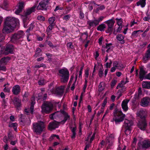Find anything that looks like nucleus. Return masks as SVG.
Instances as JSON below:
<instances>
[{
  "label": "nucleus",
  "mask_w": 150,
  "mask_h": 150,
  "mask_svg": "<svg viewBox=\"0 0 150 150\" xmlns=\"http://www.w3.org/2000/svg\"><path fill=\"white\" fill-rule=\"evenodd\" d=\"M22 18L23 20V23L28 22V21L29 19V17L27 15L24 14V16H22Z\"/></svg>",
  "instance_id": "38"
},
{
  "label": "nucleus",
  "mask_w": 150,
  "mask_h": 150,
  "mask_svg": "<svg viewBox=\"0 0 150 150\" xmlns=\"http://www.w3.org/2000/svg\"><path fill=\"white\" fill-rule=\"evenodd\" d=\"M113 66L117 69L121 70L124 67V65L121 63H119L117 61H115L113 64Z\"/></svg>",
  "instance_id": "19"
},
{
  "label": "nucleus",
  "mask_w": 150,
  "mask_h": 150,
  "mask_svg": "<svg viewBox=\"0 0 150 150\" xmlns=\"http://www.w3.org/2000/svg\"><path fill=\"white\" fill-rule=\"evenodd\" d=\"M83 66H82L80 68V69L79 72V78H81L82 76V74L83 69Z\"/></svg>",
  "instance_id": "51"
},
{
  "label": "nucleus",
  "mask_w": 150,
  "mask_h": 150,
  "mask_svg": "<svg viewBox=\"0 0 150 150\" xmlns=\"http://www.w3.org/2000/svg\"><path fill=\"white\" fill-rule=\"evenodd\" d=\"M24 6V3L23 2H19L18 4V8L15 11V13L16 14H18L21 12Z\"/></svg>",
  "instance_id": "17"
},
{
  "label": "nucleus",
  "mask_w": 150,
  "mask_h": 150,
  "mask_svg": "<svg viewBox=\"0 0 150 150\" xmlns=\"http://www.w3.org/2000/svg\"><path fill=\"white\" fill-rule=\"evenodd\" d=\"M85 76L86 78H88V69H86L85 70Z\"/></svg>",
  "instance_id": "60"
},
{
  "label": "nucleus",
  "mask_w": 150,
  "mask_h": 150,
  "mask_svg": "<svg viewBox=\"0 0 150 150\" xmlns=\"http://www.w3.org/2000/svg\"><path fill=\"white\" fill-rule=\"evenodd\" d=\"M129 82L128 79L127 77L126 78L125 80L123 79L122 80L120 83H119L117 87V88H118L119 87H122L124 85Z\"/></svg>",
  "instance_id": "26"
},
{
  "label": "nucleus",
  "mask_w": 150,
  "mask_h": 150,
  "mask_svg": "<svg viewBox=\"0 0 150 150\" xmlns=\"http://www.w3.org/2000/svg\"><path fill=\"white\" fill-rule=\"evenodd\" d=\"M146 72L143 69H141L140 71V79L141 80L144 79H145V74Z\"/></svg>",
  "instance_id": "29"
},
{
  "label": "nucleus",
  "mask_w": 150,
  "mask_h": 150,
  "mask_svg": "<svg viewBox=\"0 0 150 150\" xmlns=\"http://www.w3.org/2000/svg\"><path fill=\"white\" fill-rule=\"evenodd\" d=\"M143 87L147 89H150V82L143 81L142 83Z\"/></svg>",
  "instance_id": "30"
},
{
  "label": "nucleus",
  "mask_w": 150,
  "mask_h": 150,
  "mask_svg": "<svg viewBox=\"0 0 150 150\" xmlns=\"http://www.w3.org/2000/svg\"><path fill=\"white\" fill-rule=\"evenodd\" d=\"M129 100L125 99L123 100L122 102L121 106L124 112H127L128 110V108L127 106V104Z\"/></svg>",
  "instance_id": "15"
},
{
  "label": "nucleus",
  "mask_w": 150,
  "mask_h": 150,
  "mask_svg": "<svg viewBox=\"0 0 150 150\" xmlns=\"http://www.w3.org/2000/svg\"><path fill=\"white\" fill-rule=\"evenodd\" d=\"M42 113H49L51 112L53 108V105L50 103L46 102L42 105Z\"/></svg>",
  "instance_id": "8"
},
{
  "label": "nucleus",
  "mask_w": 150,
  "mask_h": 150,
  "mask_svg": "<svg viewBox=\"0 0 150 150\" xmlns=\"http://www.w3.org/2000/svg\"><path fill=\"white\" fill-rule=\"evenodd\" d=\"M67 46V47L70 48H73V47L72 43L71 42L68 43Z\"/></svg>",
  "instance_id": "52"
},
{
  "label": "nucleus",
  "mask_w": 150,
  "mask_h": 150,
  "mask_svg": "<svg viewBox=\"0 0 150 150\" xmlns=\"http://www.w3.org/2000/svg\"><path fill=\"white\" fill-rule=\"evenodd\" d=\"M150 59V47L149 48L145 56L143 57V59L145 62Z\"/></svg>",
  "instance_id": "25"
},
{
  "label": "nucleus",
  "mask_w": 150,
  "mask_h": 150,
  "mask_svg": "<svg viewBox=\"0 0 150 150\" xmlns=\"http://www.w3.org/2000/svg\"><path fill=\"white\" fill-rule=\"evenodd\" d=\"M107 103V100L106 99H105L103 101V103H102V108H103V109H104V108L105 107V105Z\"/></svg>",
  "instance_id": "55"
},
{
  "label": "nucleus",
  "mask_w": 150,
  "mask_h": 150,
  "mask_svg": "<svg viewBox=\"0 0 150 150\" xmlns=\"http://www.w3.org/2000/svg\"><path fill=\"white\" fill-rule=\"evenodd\" d=\"M124 126L126 129L131 128V122L130 120L126 119L125 121Z\"/></svg>",
  "instance_id": "28"
},
{
  "label": "nucleus",
  "mask_w": 150,
  "mask_h": 150,
  "mask_svg": "<svg viewBox=\"0 0 150 150\" xmlns=\"http://www.w3.org/2000/svg\"><path fill=\"white\" fill-rule=\"evenodd\" d=\"M88 36V33L87 32H86L82 34L81 36V38L84 40H87Z\"/></svg>",
  "instance_id": "37"
},
{
  "label": "nucleus",
  "mask_w": 150,
  "mask_h": 150,
  "mask_svg": "<svg viewBox=\"0 0 150 150\" xmlns=\"http://www.w3.org/2000/svg\"><path fill=\"white\" fill-rule=\"evenodd\" d=\"M36 7V6L34 5L31 8L28 9L25 12L24 14L28 16L32 12H34Z\"/></svg>",
  "instance_id": "23"
},
{
  "label": "nucleus",
  "mask_w": 150,
  "mask_h": 150,
  "mask_svg": "<svg viewBox=\"0 0 150 150\" xmlns=\"http://www.w3.org/2000/svg\"><path fill=\"white\" fill-rule=\"evenodd\" d=\"M103 38L101 37L98 39V43L100 45L102 44V41L103 40Z\"/></svg>",
  "instance_id": "63"
},
{
  "label": "nucleus",
  "mask_w": 150,
  "mask_h": 150,
  "mask_svg": "<svg viewBox=\"0 0 150 150\" xmlns=\"http://www.w3.org/2000/svg\"><path fill=\"white\" fill-rule=\"evenodd\" d=\"M119 143L120 144L118 145V147L117 149V150H121L122 148V147L123 146L120 143V141L119 140Z\"/></svg>",
  "instance_id": "61"
},
{
  "label": "nucleus",
  "mask_w": 150,
  "mask_h": 150,
  "mask_svg": "<svg viewBox=\"0 0 150 150\" xmlns=\"http://www.w3.org/2000/svg\"><path fill=\"white\" fill-rule=\"evenodd\" d=\"M141 145L143 148H148L150 147V142L148 140H144L142 142Z\"/></svg>",
  "instance_id": "24"
},
{
  "label": "nucleus",
  "mask_w": 150,
  "mask_h": 150,
  "mask_svg": "<svg viewBox=\"0 0 150 150\" xmlns=\"http://www.w3.org/2000/svg\"><path fill=\"white\" fill-rule=\"evenodd\" d=\"M104 18L103 16H100L98 18H94L93 20H89L87 22L88 25V28L90 29L91 27L95 28L97 25H99L100 22Z\"/></svg>",
  "instance_id": "7"
},
{
  "label": "nucleus",
  "mask_w": 150,
  "mask_h": 150,
  "mask_svg": "<svg viewBox=\"0 0 150 150\" xmlns=\"http://www.w3.org/2000/svg\"><path fill=\"white\" fill-rule=\"evenodd\" d=\"M48 0H42L39 3L37 7L38 10H46L49 4Z\"/></svg>",
  "instance_id": "9"
},
{
  "label": "nucleus",
  "mask_w": 150,
  "mask_h": 150,
  "mask_svg": "<svg viewBox=\"0 0 150 150\" xmlns=\"http://www.w3.org/2000/svg\"><path fill=\"white\" fill-rule=\"evenodd\" d=\"M104 111V109L102 108H101V110L100 111H98L97 113V115L99 116L100 115L101 113L103 112Z\"/></svg>",
  "instance_id": "57"
},
{
  "label": "nucleus",
  "mask_w": 150,
  "mask_h": 150,
  "mask_svg": "<svg viewBox=\"0 0 150 150\" xmlns=\"http://www.w3.org/2000/svg\"><path fill=\"white\" fill-rule=\"evenodd\" d=\"M41 67H46V66L45 64L43 63H42L40 64V65H36L34 67H33V68H39Z\"/></svg>",
  "instance_id": "41"
},
{
  "label": "nucleus",
  "mask_w": 150,
  "mask_h": 150,
  "mask_svg": "<svg viewBox=\"0 0 150 150\" xmlns=\"http://www.w3.org/2000/svg\"><path fill=\"white\" fill-rule=\"evenodd\" d=\"M62 110H60L59 112H57L52 114L50 116V117L51 119L56 118L57 117H59L61 116L62 113Z\"/></svg>",
  "instance_id": "18"
},
{
  "label": "nucleus",
  "mask_w": 150,
  "mask_h": 150,
  "mask_svg": "<svg viewBox=\"0 0 150 150\" xmlns=\"http://www.w3.org/2000/svg\"><path fill=\"white\" fill-rule=\"evenodd\" d=\"M61 123L56 121H54L50 123L48 125L49 129L50 130L54 129L55 128L58 127Z\"/></svg>",
  "instance_id": "11"
},
{
  "label": "nucleus",
  "mask_w": 150,
  "mask_h": 150,
  "mask_svg": "<svg viewBox=\"0 0 150 150\" xmlns=\"http://www.w3.org/2000/svg\"><path fill=\"white\" fill-rule=\"evenodd\" d=\"M38 84L39 85H43L45 84L44 81L43 79L39 80L38 82Z\"/></svg>",
  "instance_id": "53"
},
{
  "label": "nucleus",
  "mask_w": 150,
  "mask_h": 150,
  "mask_svg": "<svg viewBox=\"0 0 150 150\" xmlns=\"http://www.w3.org/2000/svg\"><path fill=\"white\" fill-rule=\"evenodd\" d=\"M55 20V18L54 17H52L48 19V22L50 24H53L55 25L54 21Z\"/></svg>",
  "instance_id": "35"
},
{
  "label": "nucleus",
  "mask_w": 150,
  "mask_h": 150,
  "mask_svg": "<svg viewBox=\"0 0 150 150\" xmlns=\"http://www.w3.org/2000/svg\"><path fill=\"white\" fill-rule=\"evenodd\" d=\"M103 67L100 69L98 73V75L99 77H101L103 76Z\"/></svg>",
  "instance_id": "42"
},
{
  "label": "nucleus",
  "mask_w": 150,
  "mask_h": 150,
  "mask_svg": "<svg viewBox=\"0 0 150 150\" xmlns=\"http://www.w3.org/2000/svg\"><path fill=\"white\" fill-rule=\"evenodd\" d=\"M25 34L23 31L21 30L12 34L10 38V42L15 44L22 45Z\"/></svg>",
  "instance_id": "3"
},
{
  "label": "nucleus",
  "mask_w": 150,
  "mask_h": 150,
  "mask_svg": "<svg viewBox=\"0 0 150 150\" xmlns=\"http://www.w3.org/2000/svg\"><path fill=\"white\" fill-rule=\"evenodd\" d=\"M13 104L16 107L19 108L21 105V100L17 97H14L13 101Z\"/></svg>",
  "instance_id": "16"
},
{
  "label": "nucleus",
  "mask_w": 150,
  "mask_h": 150,
  "mask_svg": "<svg viewBox=\"0 0 150 150\" xmlns=\"http://www.w3.org/2000/svg\"><path fill=\"white\" fill-rule=\"evenodd\" d=\"M7 61V59L6 58H2L0 61V62L5 65L6 64Z\"/></svg>",
  "instance_id": "40"
},
{
  "label": "nucleus",
  "mask_w": 150,
  "mask_h": 150,
  "mask_svg": "<svg viewBox=\"0 0 150 150\" xmlns=\"http://www.w3.org/2000/svg\"><path fill=\"white\" fill-rule=\"evenodd\" d=\"M21 90L20 86L19 85H15L13 87L12 91L13 94L17 95L20 93Z\"/></svg>",
  "instance_id": "13"
},
{
  "label": "nucleus",
  "mask_w": 150,
  "mask_h": 150,
  "mask_svg": "<svg viewBox=\"0 0 150 150\" xmlns=\"http://www.w3.org/2000/svg\"><path fill=\"white\" fill-rule=\"evenodd\" d=\"M115 19L117 21V23L118 25H122V21L121 18L118 19L116 18Z\"/></svg>",
  "instance_id": "46"
},
{
  "label": "nucleus",
  "mask_w": 150,
  "mask_h": 150,
  "mask_svg": "<svg viewBox=\"0 0 150 150\" xmlns=\"http://www.w3.org/2000/svg\"><path fill=\"white\" fill-rule=\"evenodd\" d=\"M114 136L113 135L111 134L106 138V144L109 147L111 146L113 144Z\"/></svg>",
  "instance_id": "12"
},
{
  "label": "nucleus",
  "mask_w": 150,
  "mask_h": 150,
  "mask_svg": "<svg viewBox=\"0 0 150 150\" xmlns=\"http://www.w3.org/2000/svg\"><path fill=\"white\" fill-rule=\"evenodd\" d=\"M5 70L6 68L5 67V65L0 62V70L5 71Z\"/></svg>",
  "instance_id": "45"
},
{
  "label": "nucleus",
  "mask_w": 150,
  "mask_h": 150,
  "mask_svg": "<svg viewBox=\"0 0 150 150\" xmlns=\"http://www.w3.org/2000/svg\"><path fill=\"white\" fill-rule=\"evenodd\" d=\"M41 52V50L40 48H37L36 50L34 56L37 57L39 55V53Z\"/></svg>",
  "instance_id": "39"
},
{
  "label": "nucleus",
  "mask_w": 150,
  "mask_h": 150,
  "mask_svg": "<svg viewBox=\"0 0 150 150\" xmlns=\"http://www.w3.org/2000/svg\"><path fill=\"white\" fill-rule=\"evenodd\" d=\"M10 88L6 86L4 88V91L5 92L9 93L10 91Z\"/></svg>",
  "instance_id": "49"
},
{
  "label": "nucleus",
  "mask_w": 150,
  "mask_h": 150,
  "mask_svg": "<svg viewBox=\"0 0 150 150\" xmlns=\"http://www.w3.org/2000/svg\"><path fill=\"white\" fill-rule=\"evenodd\" d=\"M114 18L113 19L112 18L111 19L105 22L106 23L108 24V30L110 31H112V28L113 26L115 23V21L114 20Z\"/></svg>",
  "instance_id": "14"
},
{
  "label": "nucleus",
  "mask_w": 150,
  "mask_h": 150,
  "mask_svg": "<svg viewBox=\"0 0 150 150\" xmlns=\"http://www.w3.org/2000/svg\"><path fill=\"white\" fill-rule=\"evenodd\" d=\"M117 82V81L115 79H113L111 83V86L112 88L113 87Z\"/></svg>",
  "instance_id": "43"
},
{
  "label": "nucleus",
  "mask_w": 150,
  "mask_h": 150,
  "mask_svg": "<svg viewBox=\"0 0 150 150\" xmlns=\"http://www.w3.org/2000/svg\"><path fill=\"white\" fill-rule=\"evenodd\" d=\"M150 19V18L149 16H145L144 18V20L145 21H147Z\"/></svg>",
  "instance_id": "62"
},
{
  "label": "nucleus",
  "mask_w": 150,
  "mask_h": 150,
  "mask_svg": "<svg viewBox=\"0 0 150 150\" xmlns=\"http://www.w3.org/2000/svg\"><path fill=\"white\" fill-rule=\"evenodd\" d=\"M55 25L53 24H50V25L48 26L47 29L48 31H51L53 27Z\"/></svg>",
  "instance_id": "50"
},
{
  "label": "nucleus",
  "mask_w": 150,
  "mask_h": 150,
  "mask_svg": "<svg viewBox=\"0 0 150 150\" xmlns=\"http://www.w3.org/2000/svg\"><path fill=\"white\" fill-rule=\"evenodd\" d=\"M7 5V3L6 1H4L3 5L2 6L3 8H6V6Z\"/></svg>",
  "instance_id": "58"
},
{
  "label": "nucleus",
  "mask_w": 150,
  "mask_h": 150,
  "mask_svg": "<svg viewBox=\"0 0 150 150\" xmlns=\"http://www.w3.org/2000/svg\"><path fill=\"white\" fill-rule=\"evenodd\" d=\"M125 117V115L121 110L115 109L113 112V118L111 121L114 122L116 125L118 124L124 120Z\"/></svg>",
  "instance_id": "4"
},
{
  "label": "nucleus",
  "mask_w": 150,
  "mask_h": 150,
  "mask_svg": "<svg viewBox=\"0 0 150 150\" xmlns=\"http://www.w3.org/2000/svg\"><path fill=\"white\" fill-rule=\"evenodd\" d=\"M33 100H31L32 102L31 103V106L30 108V112L32 114L33 112V110L34 109V106L35 103V100L34 98H33Z\"/></svg>",
  "instance_id": "36"
},
{
  "label": "nucleus",
  "mask_w": 150,
  "mask_h": 150,
  "mask_svg": "<svg viewBox=\"0 0 150 150\" xmlns=\"http://www.w3.org/2000/svg\"><path fill=\"white\" fill-rule=\"evenodd\" d=\"M105 83L104 82H100L98 86V91H101L105 89Z\"/></svg>",
  "instance_id": "32"
},
{
  "label": "nucleus",
  "mask_w": 150,
  "mask_h": 150,
  "mask_svg": "<svg viewBox=\"0 0 150 150\" xmlns=\"http://www.w3.org/2000/svg\"><path fill=\"white\" fill-rule=\"evenodd\" d=\"M147 114V111L145 109H141L137 112V115L141 119L138 124V127L141 130L143 131L145 130L147 125L145 119Z\"/></svg>",
  "instance_id": "2"
},
{
  "label": "nucleus",
  "mask_w": 150,
  "mask_h": 150,
  "mask_svg": "<svg viewBox=\"0 0 150 150\" xmlns=\"http://www.w3.org/2000/svg\"><path fill=\"white\" fill-rule=\"evenodd\" d=\"M79 15V18L81 19H83L84 17V14L83 13V12H82L81 11H80Z\"/></svg>",
  "instance_id": "56"
},
{
  "label": "nucleus",
  "mask_w": 150,
  "mask_h": 150,
  "mask_svg": "<svg viewBox=\"0 0 150 150\" xmlns=\"http://www.w3.org/2000/svg\"><path fill=\"white\" fill-rule=\"evenodd\" d=\"M69 72L66 68L59 70L58 75L61 83H63L67 82L69 78Z\"/></svg>",
  "instance_id": "5"
},
{
  "label": "nucleus",
  "mask_w": 150,
  "mask_h": 150,
  "mask_svg": "<svg viewBox=\"0 0 150 150\" xmlns=\"http://www.w3.org/2000/svg\"><path fill=\"white\" fill-rule=\"evenodd\" d=\"M141 88H139L138 90V92L136 93L134 95V98L135 99H138L143 96Z\"/></svg>",
  "instance_id": "22"
},
{
  "label": "nucleus",
  "mask_w": 150,
  "mask_h": 150,
  "mask_svg": "<svg viewBox=\"0 0 150 150\" xmlns=\"http://www.w3.org/2000/svg\"><path fill=\"white\" fill-rule=\"evenodd\" d=\"M45 127L44 123L42 121H39L33 124V130L36 134H41Z\"/></svg>",
  "instance_id": "6"
},
{
  "label": "nucleus",
  "mask_w": 150,
  "mask_h": 150,
  "mask_svg": "<svg viewBox=\"0 0 150 150\" xmlns=\"http://www.w3.org/2000/svg\"><path fill=\"white\" fill-rule=\"evenodd\" d=\"M17 126V124L15 123H12L9 124V127H15Z\"/></svg>",
  "instance_id": "48"
},
{
  "label": "nucleus",
  "mask_w": 150,
  "mask_h": 150,
  "mask_svg": "<svg viewBox=\"0 0 150 150\" xmlns=\"http://www.w3.org/2000/svg\"><path fill=\"white\" fill-rule=\"evenodd\" d=\"M145 79L150 80V73L146 75L145 76Z\"/></svg>",
  "instance_id": "64"
},
{
  "label": "nucleus",
  "mask_w": 150,
  "mask_h": 150,
  "mask_svg": "<svg viewBox=\"0 0 150 150\" xmlns=\"http://www.w3.org/2000/svg\"><path fill=\"white\" fill-rule=\"evenodd\" d=\"M131 133L130 128L126 129L125 131V133L127 135H128L129 134Z\"/></svg>",
  "instance_id": "54"
},
{
  "label": "nucleus",
  "mask_w": 150,
  "mask_h": 150,
  "mask_svg": "<svg viewBox=\"0 0 150 150\" xmlns=\"http://www.w3.org/2000/svg\"><path fill=\"white\" fill-rule=\"evenodd\" d=\"M124 36L121 34H119L116 36V38L122 44H123L125 43V41L124 40Z\"/></svg>",
  "instance_id": "27"
},
{
  "label": "nucleus",
  "mask_w": 150,
  "mask_h": 150,
  "mask_svg": "<svg viewBox=\"0 0 150 150\" xmlns=\"http://www.w3.org/2000/svg\"><path fill=\"white\" fill-rule=\"evenodd\" d=\"M70 17V15H67L64 16L63 18V20H65L67 21L69 20Z\"/></svg>",
  "instance_id": "47"
},
{
  "label": "nucleus",
  "mask_w": 150,
  "mask_h": 150,
  "mask_svg": "<svg viewBox=\"0 0 150 150\" xmlns=\"http://www.w3.org/2000/svg\"><path fill=\"white\" fill-rule=\"evenodd\" d=\"M117 94L118 96V97L117 98V99H118L122 96V94L121 93L120 91L119 90H118V92H117Z\"/></svg>",
  "instance_id": "59"
},
{
  "label": "nucleus",
  "mask_w": 150,
  "mask_h": 150,
  "mask_svg": "<svg viewBox=\"0 0 150 150\" xmlns=\"http://www.w3.org/2000/svg\"><path fill=\"white\" fill-rule=\"evenodd\" d=\"M105 27L106 26L105 24H102L98 26L97 28V30L98 31H103Z\"/></svg>",
  "instance_id": "34"
},
{
  "label": "nucleus",
  "mask_w": 150,
  "mask_h": 150,
  "mask_svg": "<svg viewBox=\"0 0 150 150\" xmlns=\"http://www.w3.org/2000/svg\"><path fill=\"white\" fill-rule=\"evenodd\" d=\"M150 104V99L148 97H145L142 98L140 102V105L144 107L148 106Z\"/></svg>",
  "instance_id": "10"
},
{
  "label": "nucleus",
  "mask_w": 150,
  "mask_h": 150,
  "mask_svg": "<svg viewBox=\"0 0 150 150\" xmlns=\"http://www.w3.org/2000/svg\"><path fill=\"white\" fill-rule=\"evenodd\" d=\"M64 86H60L56 89L55 92L58 95H62L64 89Z\"/></svg>",
  "instance_id": "21"
},
{
  "label": "nucleus",
  "mask_w": 150,
  "mask_h": 150,
  "mask_svg": "<svg viewBox=\"0 0 150 150\" xmlns=\"http://www.w3.org/2000/svg\"><path fill=\"white\" fill-rule=\"evenodd\" d=\"M112 44L111 43L106 44L105 48L107 49L106 51L107 52L111 51L112 50Z\"/></svg>",
  "instance_id": "31"
},
{
  "label": "nucleus",
  "mask_w": 150,
  "mask_h": 150,
  "mask_svg": "<svg viewBox=\"0 0 150 150\" xmlns=\"http://www.w3.org/2000/svg\"><path fill=\"white\" fill-rule=\"evenodd\" d=\"M19 20L17 18L10 16L6 17L2 30L3 33L8 34L12 32L15 27L19 24Z\"/></svg>",
  "instance_id": "1"
},
{
  "label": "nucleus",
  "mask_w": 150,
  "mask_h": 150,
  "mask_svg": "<svg viewBox=\"0 0 150 150\" xmlns=\"http://www.w3.org/2000/svg\"><path fill=\"white\" fill-rule=\"evenodd\" d=\"M62 114L64 115V120L60 122L61 124H64L67 120H69L70 119V116L68 115V114L65 112L64 111H62Z\"/></svg>",
  "instance_id": "20"
},
{
  "label": "nucleus",
  "mask_w": 150,
  "mask_h": 150,
  "mask_svg": "<svg viewBox=\"0 0 150 150\" xmlns=\"http://www.w3.org/2000/svg\"><path fill=\"white\" fill-rule=\"evenodd\" d=\"M146 0H140L137 3V5L139 6L140 5L142 8L144 7L146 5Z\"/></svg>",
  "instance_id": "33"
},
{
  "label": "nucleus",
  "mask_w": 150,
  "mask_h": 150,
  "mask_svg": "<svg viewBox=\"0 0 150 150\" xmlns=\"http://www.w3.org/2000/svg\"><path fill=\"white\" fill-rule=\"evenodd\" d=\"M37 18L39 20H40L43 21L45 20V18L42 16H38L37 17Z\"/></svg>",
  "instance_id": "44"
}]
</instances>
